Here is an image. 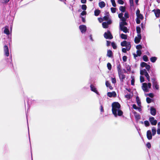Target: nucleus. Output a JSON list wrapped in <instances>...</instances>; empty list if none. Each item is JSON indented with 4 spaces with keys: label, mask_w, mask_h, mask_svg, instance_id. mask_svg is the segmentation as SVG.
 <instances>
[{
    "label": "nucleus",
    "mask_w": 160,
    "mask_h": 160,
    "mask_svg": "<svg viewBox=\"0 0 160 160\" xmlns=\"http://www.w3.org/2000/svg\"><path fill=\"white\" fill-rule=\"evenodd\" d=\"M146 68L147 70L148 71L150 68V65L147 64V65L145 67Z\"/></svg>",
    "instance_id": "nucleus-55"
},
{
    "label": "nucleus",
    "mask_w": 160,
    "mask_h": 160,
    "mask_svg": "<svg viewBox=\"0 0 160 160\" xmlns=\"http://www.w3.org/2000/svg\"><path fill=\"white\" fill-rule=\"evenodd\" d=\"M118 74L121 81L123 82L124 79H125L126 78L125 75L122 73V72L120 73L119 74Z\"/></svg>",
    "instance_id": "nucleus-11"
},
{
    "label": "nucleus",
    "mask_w": 160,
    "mask_h": 160,
    "mask_svg": "<svg viewBox=\"0 0 160 160\" xmlns=\"http://www.w3.org/2000/svg\"><path fill=\"white\" fill-rule=\"evenodd\" d=\"M124 17L126 18H128L129 16L128 13L127 12H125L124 14Z\"/></svg>",
    "instance_id": "nucleus-56"
},
{
    "label": "nucleus",
    "mask_w": 160,
    "mask_h": 160,
    "mask_svg": "<svg viewBox=\"0 0 160 160\" xmlns=\"http://www.w3.org/2000/svg\"><path fill=\"white\" fill-rule=\"evenodd\" d=\"M146 146L148 149H150L151 148V144L150 142H148L146 144Z\"/></svg>",
    "instance_id": "nucleus-52"
},
{
    "label": "nucleus",
    "mask_w": 160,
    "mask_h": 160,
    "mask_svg": "<svg viewBox=\"0 0 160 160\" xmlns=\"http://www.w3.org/2000/svg\"><path fill=\"white\" fill-rule=\"evenodd\" d=\"M112 113L115 117H116L117 116V110L120 109L121 105L118 102H114L112 103Z\"/></svg>",
    "instance_id": "nucleus-1"
},
{
    "label": "nucleus",
    "mask_w": 160,
    "mask_h": 160,
    "mask_svg": "<svg viewBox=\"0 0 160 160\" xmlns=\"http://www.w3.org/2000/svg\"><path fill=\"white\" fill-rule=\"evenodd\" d=\"M156 110L153 107H151L150 109V113L151 115L155 116L156 114Z\"/></svg>",
    "instance_id": "nucleus-14"
},
{
    "label": "nucleus",
    "mask_w": 160,
    "mask_h": 160,
    "mask_svg": "<svg viewBox=\"0 0 160 160\" xmlns=\"http://www.w3.org/2000/svg\"><path fill=\"white\" fill-rule=\"evenodd\" d=\"M107 67H108V69L110 70L112 68V65L111 63L109 62H108L107 64Z\"/></svg>",
    "instance_id": "nucleus-35"
},
{
    "label": "nucleus",
    "mask_w": 160,
    "mask_h": 160,
    "mask_svg": "<svg viewBox=\"0 0 160 160\" xmlns=\"http://www.w3.org/2000/svg\"><path fill=\"white\" fill-rule=\"evenodd\" d=\"M140 81L141 82H142L144 81V78L142 76H140Z\"/></svg>",
    "instance_id": "nucleus-47"
},
{
    "label": "nucleus",
    "mask_w": 160,
    "mask_h": 160,
    "mask_svg": "<svg viewBox=\"0 0 160 160\" xmlns=\"http://www.w3.org/2000/svg\"><path fill=\"white\" fill-rule=\"evenodd\" d=\"M112 82L113 83H115L116 82V79L115 78H112Z\"/></svg>",
    "instance_id": "nucleus-51"
},
{
    "label": "nucleus",
    "mask_w": 160,
    "mask_h": 160,
    "mask_svg": "<svg viewBox=\"0 0 160 160\" xmlns=\"http://www.w3.org/2000/svg\"><path fill=\"white\" fill-rule=\"evenodd\" d=\"M152 81V85L156 83H157V81H156V78H152L151 79Z\"/></svg>",
    "instance_id": "nucleus-46"
},
{
    "label": "nucleus",
    "mask_w": 160,
    "mask_h": 160,
    "mask_svg": "<svg viewBox=\"0 0 160 160\" xmlns=\"http://www.w3.org/2000/svg\"><path fill=\"white\" fill-rule=\"evenodd\" d=\"M147 138L148 140H151L152 139V136L151 132L150 130H148L147 132Z\"/></svg>",
    "instance_id": "nucleus-12"
},
{
    "label": "nucleus",
    "mask_w": 160,
    "mask_h": 160,
    "mask_svg": "<svg viewBox=\"0 0 160 160\" xmlns=\"http://www.w3.org/2000/svg\"><path fill=\"white\" fill-rule=\"evenodd\" d=\"M137 56H140L142 54L140 50H138L137 51Z\"/></svg>",
    "instance_id": "nucleus-42"
},
{
    "label": "nucleus",
    "mask_w": 160,
    "mask_h": 160,
    "mask_svg": "<svg viewBox=\"0 0 160 160\" xmlns=\"http://www.w3.org/2000/svg\"><path fill=\"white\" fill-rule=\"evenodd\" d=\"M111 10L112 12L113 13H115L116 12V8H111Z\"/></svg>",
    "instance_id": "nucleus-45"
},
{
    "label": "nucleus",
    "mask_w": 160,
    "mask_h": 160,
    "mask_svg": "<svg viewBox=\"0 0 160 160\" xmlns=\"http://www.w3.org/2000/svg\"><path fill=\"white\" fill-rule=\"evenodd\" d=\"M157 59V58L156 57H152L150 58V60L152 62H156Z\"/></svg>",
    "instance_id": "nucleus-24"
},
{
    "label": "nucleus",
    "mask_w": 160,
    "mask_h": 160,
    "mask_svg": "<svg viewBox=\"0 0 160 160\" xmlns=\"http://www.w3.org/2000/svg\"><path fill=\"white\" fill-rule=\"evenodd\" d=\"M142 59L143 61H144L145 62H147L148 60V57L147 56V55H144L143 56Z\"/></svg>",
    "instance_id": "nucleus-30"
},
{
    "label": "nucleus",
    "mask_w": 160,
    "mask_h": 160,
    "mask_svg": "<svg viewBox=\"0 0 160 160\" xmlns=\"http://www.w3.org/2000/svg\"><path fill=\"white\" fill-rule=\"evenodd\" d=\"M132 108L135 109H137L138 107L135 104H133L132 105Z\"/></svg>",
    "instance_id": "nucleus-64"
},
{
    "label": "nucleus",
    "mask_w": 160,
    "mask_h": 160,
    "mask_svg": "<svg viewBox=\"0 0 160 160\" xmlns=\"http://www.w3.org/2000/svg\"><path fill=\"white\" fill-rule=\"evenodd\" d=\"M121 38L122 39H126L127 38V35L126 34L122 33L121 34Z\"/></svg>",
    "instance_id": "nucleus-25"
},
{
    "label": "nucleus",
    "mask_w": 160,
    "mask_h": 160,
    "mask_svg": "<svg viewBox=\"0 0 160 160\" xmlns=\"http://www.w3.org/2000/svg\"><path fill=\"white\" fill-rule=\"evenodd\" d=\"M123 14L122 13H120L118 14V17L120 18H121L123 17Z\"/></svg>",
    "instance_id": "nucleus-58"
},
{
    "label": "nucleus",
    "mask_w": 160,
    "mask_h": 160,
    "mask_svg": "<svg viewBox=\"0 0 160 160\" xmlns=\"http://www.w3.org/2000/svg\"><path fill=\"white\" fill-rule=\"evenodd\" d=\"M4 32L7 35H9L10 34L8 28H5V29L4 31Z\"/></svg>",
    "instance_id": "nucleus-29"
},
{
    "label": "nucleus",
    "mask_w": 160,
    "mask_h": 160,
    "mask_svg": "<svg viewBox=\"0 0 160 160\" xmlns=\"http://www.w3.org/2000/svg\"><path fill=\"white\" fill-rule=\"evenodd\" d=\"M107 95L109 97H115L117 95L116 93L115 92H108L107 93Z\"/></svg>",
    "instance_id": "nucleus-13"
},
{
    "label": "nucleus",
    "mask_w": 160,
    "mask_h": 160,
    "mask_svg": "<svg viewBox=\"0 0 160 160\" xmlns=\"http://www.w3.org/2000/svg\"><path fill=\"white\" fill-rule=\"evenodd\" d=\"M136 31L138 34H140L141 28L139 27L138 26L136 27Z\"/></svg>",
    "instance_id": "nucleus-31"
},
{
    "label": "nucleus",
    "mask_w": 160,
    "mask_h": 160,
    "mask_svg": "<svg viewBox=\"0 0 160 160\" xmlns=\"http://www.w3.org/2000/svg\"><path fill=\"white\" fill-rule=\"evenodd\" d=\"M137 18L142 20L143 19V17L142 14H140L137 16Z\"/></svg>",
    "instance_id": "nucleus-34"
},
{
    "label": "nucleus",
    "mask_w": 160,
    "mask_h": 160,
    "mask_svg": "<svg viewBox=\"0 0 160 160\" xmlns=\"http://www.w3.org/2000/svg\"><path fill=\"white\" fill-rule=\"evenodd\" d=\"M136 22L137 24H140V19L137 18Z\"/></svg>",
    "instance_id": "nucleus-62"
},
{
    "label": "nucleus",
    "mask_w": 160,
    "mask_h": 160,
    "mask_svg": "<svg viewBox=\"0 0 160 160\" xmlns=\"http://www.w3.org/2000/svg\"><path fill=\"white\" fill-rule=\"evenodd\" d=\"M142 46L141 45L139 44L138 45H137L136 46V48L138 50L141 49L142 48Z\"/></svg>",
    "instance_id": "nucleus-43"
},
{
    "label": "nucleus",
    "mask_w": 160,
    "mask_h": 160,
    "mask_svg": "<svg viewBox=\"0 0 160 160\" xmlns=\"http://www.w3.org/2000/svg\"><path fill=\"white\" fill-rule=\"evenodd\" d=\"M104 38L106 39H112L113 37L111 34L109 30H108L107 32L104 33Z\"/></svg>",
    "instance_id": "nucleus-3"
},
{
    "label": "nucleus",
    "mask_w": 160,
    "mask_h": 160,
    "mask_svg": "<svg viewBox=\"0 0 160 160\" xmlns=\"http://www.w3.org/2000/svg\"><path fill=\"white\" fill-rule=\"evenodd\" d=\"M148 95L151 98H152L154 97V95L152 93H149Z\"/></svg>",
    "instance_id": "nucleus-61"
},
{
    "label": "nucleus",
    "mask_w": 160,
    "mask_h": 160,
    "mask_svg": "<svg viewBox=\"0 0 160 160\" xmlns=\"http://www.w3.org/2000/svg\"><path fill=\"white\" fill-rule=\"evenodd\" d=\"M145 76L147 78V79L148 81L150 82V78L148 72L147 73L146 72V73L145 74Z\"/></svg>",
    "instance_id": "nucleus-36"
},
{
    "label": "nucleus",
    "mask_w": 160,
    "mask_h": 160,
    "mask_svg": "<svg viewBox=\"0 0 160 160\" xmlns=\"http://www.w3.org/2000/svg\"><path fill=\"white\" fill-rule=\"evenodd\" d=\"M99 6L100 8H102L105 7V3L104 2L102 1L99 3Z\"/></svg>",
    "instance_id": "nucleus-18"
},
{
    "label": "nucleus",
    "mask_w": 160,
    "mask_h": 160,
    "mask_svg": "<svg viewBox=\"0 0 160 160\" xmlns=\"http://www.w3.org/2000/svg\"><path fill=\"white\" fill-rule=\"evenodd\" d=\"M117 69L118 74H119L121 72V67L120 63H119L117 66Z\"/></svg>",
    "instance_id": "nucleus-17"
},
{
    "label": "nucleus",
    "mask_w": 160,
    "mask_h": 160,
    "mask_svg": "<svg viewBox=\"0 0 160 160\" xmlns=\"http://www.w3.org/2000/svg\"><path fill=\"white\" fill-rule=\"evenodd\" d=\"M152 135H154L156 133V129L155 127H152Z\"/></svg>",
    "instance_id": "nucleus-28"
},
{
    "label": "nucleus",
    "mask_w": 160,
    "mask_h": 160,
    "mask_svg": "<svg viewBox=\"0 0 160 160\" xmlns=\"http://www.w3.org/2000/svg\"><path fill=\"white\" fill-rule=\"evenodd\" d=\"M111 2H112V6L114 7H116V4L115 1L114 0H111Z\"/></svg>",
    "instance_id": "nucleus-39"
},
{
    "label": "nucleus",
    "mask_w": 160,
    "mask_h": 160,
    "mask_svg": "<svg viewBox=\"0 0 160 160\" xmlns=\"http://www.w3.org/2000/svg\"><path fill=\"white\" fill-rule=\"evenodd\" d=\"M127 49V48H123L122 49V51L124 53H126Z\"/></svg>",
    "instance_id": "nucleus-59"
},
{
    "label": "nucleus",
    "mask_w": 160,
    "mask_h": 160,
    "mask_svg": "<svg viewBox=\"0 0 160 160\" xmlns=\"http://www.w3.org/2000/svg\"><path fill=\"white\" fill-rule=\"evenodd\" d=\"M79 28L82 33L85 32L87 30V27L85 25H81L79 26Z\"/></svg>",
    "instance_id": "nucleus-7"
},
{
    "label": "nucleus",
    "mask_w": 160,
    "mask_h": 160,
    "mask_svg": "<svg viewBox=\"0 0 160 160\" xmlns=\"http://www.w3.org/2000/svg\"><path fill=\"white\" fill-rule=\"evenodd\" d=\"M87 14L86 12L84 11H83L81 13V15L82 16H84L86 15Z\"/></svg>",
    "instance_id": "nucleus-53"
},
{
    "label": "nucleus",
    "mask_w": 160,
    "mask_h": 160,
    "mask_svg": "<svg viewBox=\"0 0 160 160\" xmlns=\"http://www.w3.org/2000/svg\"><path fill=\"white\" fill-rule=\"evenodd\" d=\"M142 88L143 90L145 92H148V85L146 83H142Z\"/></svg>",
    "instance_id": "nucleus-8"
},
{
    "label": "nucleus",
    "mask_w": 160,
    "mask_h": 160,
    "mask_svg": "<svg viewBox=\"0 0 160 160\" xmlns=\"http://www.w3.org/2000/svg\"><path fill=\"white\" fill-rule=\"evenodd\" d=\"M136 101L139 107L141 106V102L139 99V97L138 96L136 97Z\"/></svg>",
    "instance_id": "nucleus-19"
},
{
    "label": "nucleus",
    "mask_w": 160,
    "mask_h": 160,
    "mask_svg": "<svg viewBox=\"0 0 160 160\" xmlns=\"http://www.w3.org/2000/svg\"><path fill=\"white\" fill-rule=\"evenodd\" d=\"M125 97L128 99H129L131 97V95L130 94H127L125 95Z\"/></svg>",
    "instance_id": "nucleus-49"
},
{
    "label": "nucleus",
    "mask_w": 160,
    "mask_h": 160,
    "mask_svg": "<svg viewBox=\"0 0 160 160\" xmlns=\"http://www.w3.org/2000/svg\"><path fill=\"white\" fill-rule=\"evenodd\" d=\"M144 123L145 126L146 127L149 126L150 125L149 122L148 121H145L144 122Z\"/></svg>",
    "instance_id": "nucleus-40"
},
{
    "label": "nucleus",
    "mask_w": 160,
    "mask_h": 160,
    "mask_svg": "<svg viewBox=\"0 0 160 160\" xmlns=\"http://www.w3.org/2000/svg\"><path fill=\"white\" fill-rule=\"evenodd\" d=\"M100 111L101 112H104L103 107L102 105H101L100 106Z\"/></svg>",
    "instance_id": "nucleus-60"
},
{
    "label": "nucleus",
    "mask_w": 160,
    "mask_h": 160,
    "mask_svg": "<svg viewBox=\"0 0 160 160\" xmlns=\"http://www.w3.org/2000/svg\"><path fill=\"white\" fill-rule=\"evenodd\" d=\"M100 12V11L98 9L95 10L94 11V15L95 16H98Z\"/></svg>",
    "instance_id": "nucleus-21"
},
{
    "label": "nucleus",
    "mask_w": 160,
    "mask_h": 160,
    "mask_svg": "<svg viewBox=\"0 0 160 160\" xmlns=\"http://www.w3.org/2000/svg\"><path fill=\"white\" fill-rule=\"evenodd\" d=\"M102 26L104 28H108V26L107 24V23L106 22H103L102 23Z\"/></svg>",
    "instance_id": "nucleus-26"
},
{
    "label": "nucleus",
    "mask_w": 160,
    "mask_h": 160,
    "mask_svg": "<svg viewBox=\"0 0 160 160\" xmlns=\"http://www.w3.org/2000/svg\"><path fill=\"white\" fill-rule=\"evenodd\" d=\"M121 45L122 47H126L127 51H129L130 49L131 46L130 42L124 41L121 42Z\"/></svg>",
    "instance_id": "nucleus-2"
},
{
    "label": "nucleus",
    "mask_w": 160,
    "mask_h": 160,
    "mask_svg": "<svg viewBox=\"0 0 160 160\" xmlns=\"http://www.w3.org/2000/svg\"><path fill=\"white\" fill-rule=\"evenodd\" d=\"M149 120L152 125H156L157 124V120H155L154 118V117H150Z\"/></svg>",
    "instance_id": "nucleus-5"
},
{
    "label": "nucleus",
    "mask_w": 160,
    "mask_h": 160,
    "mask_svg": "<svg viewBox=\"0 0 160 160\" xmlns=\"http://www.w3.org/2000/svg\"><path fill=\"white\" fill-rule=\"evenodd\" d=\"M105 84L107 87H109L111 85L108 81H106V82Z\"/></svg>",
    "instance_id": "nucleus-57"
},
{
    "label": "nucleus",
    "mask_w": 160,
    "mask_h": 160,
    "mask_svg": "<svg viewBox=\"0 0 160 160\" xmlns=\"http://www.w3.org/2000/svg\"><path fill=\"white\" fill-rule=\"evenodd\" d=\"M128 25L126 21L122 22L120 23V27L124 26V25Z\"/></svg>",
    "instance_id": "nucleus-23"
},
{
    "label": "nucleus",
    "mask_w": 160,
    "mask_h": 160,
    "mask_svg": "<svg viewBox=\"0 0 160 160\" xmlns=\"http://www.w3.org/2000/svg\"><path fill=\"white\" fill-rule=\"evenodd\" d=\"M118 111V113L117 116L118 115V116H122L123 113V112L121 110L118 109L117 110Z\"/></svg>",
    "instance_id": "nucleus-27"
},
{
    "label": "nucleus",
    "mask_w": 160,
    "mask_h": 160,
    "mask_svg": "<svg viewBox=\"0 0 160 160\" xmlns=\"http://www.w3.org/2000/svg\"><path fill=\"white\" fill-rule=\"evenodd\" d=\"M147 65V64L144 62H142L141 63V66L142 67H145Z\"/></svg>",
    "instance_id": "nucleus-38"
},
{
    "label": "nucleus",
    "mask_w": 160,
    "mask_h": 160,
    "mask_svg": "<svg viewBox=\"0 0 160 160\" xmlns=\"http://www.w3.org/2000/svg\"><path fill=\"white\" fill-rule=\"evenodd\" d=\"M111 45L114 49H116L117 48V46L114 42H112L111 43Z\"/></svg>",
    "instance_id": "nucleus-33"
},
{
    "label": "nucleus",
    "mask_w": 160,
    "mask_h": 160,
    "mask_svg": "<svg viewBox=\"0 0 160 160\" xmlns=\"http://www.w3.org/2000/svg\"><path fill=\"white\" fill-rule=\"evenodd\" d=\"M138 37H136L134 38V42L136 44L139 43L142 39V36L141 34H138Z\"/></svg>",
    "instance_id": "nucleus-4"
},
{
    "label": "nucleus",
    "mask_w": 160,
    "mask_h": 160,
    "mask_svg": "<svg viewBox=\"0 0 160 160\" xmlns=\"http://www.w3.org/2000/svg\"><path fill=\"white\" fill-rule=\"evenodd\" d=\"M146 72L147 73V72L145 69L141 70L140 71V74L142 75L144 74L145 75V74L146 73Z\"/></svg>",
    "instance_id": "nucleus-22"
},
{
    "label": "nucleus",
    "mask_w": 160,
    "mask_h": 160,
    "mask_svg": "<svg viewBox=\"0 0 160 160\" xmlns=\"http://www.w3.org/2000/svg\"><path fill=\"white\" fill-rule=\"evenodd\" d=\"M118 3L122 5L124 3V2L122 0H118Z\"/></svg>",
    "instance_id": "nucleus-50"
},
{
    "label": "nucleus",
    "mask_w": 160,
    "mask_h": 160,
    "mask_svg": "<svg viewBox=\"0 0 160 160\" xmlns=\"http://www.w3.org/2000/svg\"><path fill=\"white\" fill-rule=\"evenodd\" d=\"M9 0H2V3H8Z\"/></svg>",
    "instance_id": "nucleus-63"
},
{
    "label": "nucleus",
    "mask_w": 160,
    "mask_h": 160,
    "mask_svg": "<svg viewBox=\"0 0 160 160\" xmlns=\"http://www.w3.org/2000/svg\"><path fill=\"white\" fill-rule=\"evenodd\" d=\"M107 56L110 58L112 57L113 56V53L111 50H108Z\"/></svg>",
    "instance_id": "nucleus-16"
},
{
    "label": "nucleus",
    "mask_w": 160,
    "mask_h": 160,
    "mask_svg": "<svg viewBox=\"0 0 160 160\" xmlns=\"http://www.w3.org/2000/svg\"><path fill=\"white\" fill-rule=\"evenodd\" d=\"M132 80L131 81V84L132 85H134L135 79L134 77H131Z\"/></svg>",
    "instance_id": "nucleus-32"
},
{
    "label": "nucleus",
    "mask_w": 160,
    "mask_h": 160,
    "mask_svg": "<svg viewBox=\"0 0 160 160\" xmlns=\"http://www.w3.org/2000/svg\"><path fill=\"white\" fill-rule=\"evenodd\" d=\"M4 50L5 55L8 57L9 56V49L8 47L6 45H5L4 47Z\"/></svg>",
    "instance_id": "nucleus-6"
},
{
    "label": "nucleus",
    "mask_w": 160,
    "mask_h": 160,
    "mask_svg": "<svg viewBox=\"0 0 160 160\" xmlns=\"http://www.w3.org/2000/svg\"><path fill=\"white\" fill-rule=\"evenodd\" d=\"M153 85L154 87L156 89L158 90L159 86L158 85V82L155 83L154 84H153Z\"/></svg>",
    "instance_id": "nucleus-37"
},
{
    "label": "nucleus",
    "mask_w": 160,
    "mask_h": 160,
    "mask_svg": "<svg viewBox=\"0 0 160 160\" xmlns=\"http://www.w3.org/2000/svg\"><path fill=\"white\" fill-rule=\"evenodd\" d=\"M119 10L122 12H125L126 10L125 7L124 6H121L119 7Z\"/></svg>",
    "instance_id": "nucleus-20"
},
{
    "label": "nucleus",
    "mask_w": 160,
    "mask_h": 160,
    "mask_svg": "<svg viewBox=\"0 0 160 160\" xmlns=\"http://www.w3.org/2000/svg\"><path fill=\"white\" fill-rule=\"evenodd\" d=\"M90 88H91V90L92 91L94 92L97 94H98V92L96 88L93 86V85L92 84H91Z\"/></svg>",
    "instance_id": "nucleus-10"
},
{
    "label": "nucleus",
    "mask_w": 160,
    "mask_h": 160,
    "mask_svg": "<svg viewBox=\"0 0 160 160\" xmlns=\"http://www.w3.org/2000/svg\"><path fill=\"white\" fill-rule=\"evenodd\" d=\"M127 57L126 56H124L122 57V59L124 62H126L127 60Z\"/></svg>",
    "instance_id": "nucleus-54"
},
{
    "label": "nucleus",
    "mask_w": 160,
    "mask_h": 160,
    "mask_svg": "<svg viewBox=\"0 0 160 160\" xmlns=\"http://www.w3.org/2000/svg\"><path fill=\"white\" fill-rule=\"evenodd\" d=\"M151 99L147 97L146 98V101L148 103H149L151 102Z\"/></svg>",
    "instance_id": "nucleus-41"
},
{
    "label": "nucleus",
    "mask_w": 160,
    "mask_h": 160,
    "mask_svg": "<svg viewBox=\"0 0 160 160\" xmlns=\"http://www.w3.org/2000/svg\"><path fill=\"white\" fill-rule=\"evenodd\" d=\"M152 12H154L155 16L156 17L158 18L159 17V14H160V9H158L156 10L154 9L152 11Z\"/></svg>",
    "instance_id": "nucleus-9"
},
{
    "label": "nucleus",
    "mask_w": 160,
    "mask_h": 160,
    "mask_svg": "<svg viewBox=\"0 0 160 160\" xmlns=\"http://www.w3.org/2000/svg\"><path fill=\"white\" fill-rule=\"evenodd\" d=\"M82 9L84 10H85L87 9V6L85 4H83L82 6Z\"/></svg>",
    "instance_id": "nucleus-44"
},
{
    "label": "nucleus",
    "mask_w": 160,
    "mask_h": 160,
    "mask_svg": "<svg viewBox=\"0 0 160 160\" xmlns=\"http://www.w3.org/2000/svg\"><path fill=\"white\" fill-rule=\"evenodd\" d=\"M120 29L125 33L128 32V30L127 28L125 26L120 27Z\"/></svg>",
    "instance_id": "nucleus-15"
},
{
    "label": "nucleus",
    "mask_w": 160,
    "mask_h": 160,
    "mask_svg": "<svg viewBox=\"0 0 160 160\" xmlns=\"http://www.w3.org/2000/svg\"><path fill=\"white\" fill-rule=\"evenodd\" d=\"M130 7L133 6V0H129Z\"/></svg>",
    "instance_id": "nucleus-48"
}]
</instances>
